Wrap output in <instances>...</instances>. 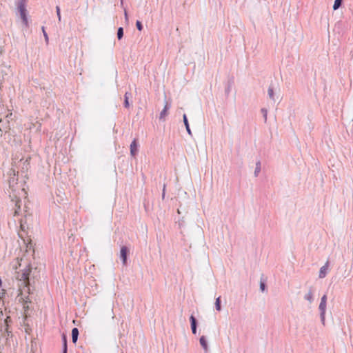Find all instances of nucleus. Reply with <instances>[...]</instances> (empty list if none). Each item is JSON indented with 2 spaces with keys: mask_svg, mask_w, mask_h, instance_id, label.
<instances>
[{
  "mask_svg": "<svg viewBox=\"0 0 353 353\" xmlns=\"http://www.w3.org/2000/svg\"><path fill=\"white\" fill-rule=\"evenodd\" d=\"M265 284L264 282H262L261 281L260 282V290L262 291V292H264L265 291Z\"/></svg>",
  "mask_w": 353,
  "mask_h": 353,
  "instance_id": "nucleus-24",
  "label": "nucleus"
},
{
  "mask_svg": "<svg viewBox=\"0 0 353 353\" xmlns=\"http://www.w3.org/2000/svg\"><path fill=\"white\" fill-rule=\"evenodd\" d=\"M183 121L184 125L185 126V129H186L187 132L188 133V134L190 135L192 134L191 133V130L190 128V125H189V123H188L187 116L185 114L183 116Z\"/></svg>",
  "mask_w": 353,
  "mask_h": 353,
  "instance_id": "nucleus-13",
  "label": "nucleus"
},
{
  "mask_svg": "<svg viewBox=\"0 0 353 353\" xmlns=\"http://www.w3.org/2000/svg\"><path fill=\"white\" fill-rule=\"evenodd\" d=\"M342 0H335L333 5V10H337L341 5Z\"/></svg>",
  "mask_w": 353,
  "mask_h": 353,
  "instance_id": "nucleus-17",
  "label": "nucleus"
},
{
  "mask_svg": "<svg viewBox=\"0 0 353 353\" xmlns=\"http://www.w3.org/2000/svg\"><path fill=\"white\" fill-rule=\"evenodd\" d=\"M215 307H216V310L217 311H221V307L220 297H217V298L216 299V301H215Z\"/></svg>",
  "mask_w": 353,
  "mask_h": 353,
  "instance_id": "nucleus-18",
  "label": "nucleus"
},
{
  "mask_svg": "<svg viewBox=\"0 0 353 353\" xmlns=\"http://www.w3.org/2000/svg\"><path fill=\"white\" fill-rule=\"evenodd\" d=\"M120 258L121 259L123 263L125 264L127 259V248L122 247L120 250Z\"/></svg>",
  "mask_w": 353,
  "mask_h": 353,
  "instance_id": "nucleus-8",
  "label": "nucleus"
},
{
  "mask_svg": "<svg viewBox=\"0 0 353 353\" xmlns=\"http://www.w3.org/2000/svg\"><path fill=\"white\" fill-rule=\"evenodd\" d=\"M124 16H125V19L126 21H128V14H127V11L126 10H124Z\"/></svg>",
  "mask_w": 353,
  "mask_h": 353,
  "instance_id": "nucleus-25",
  "label": "nucleus"
},
{
  "mask_svg": "<svg viewBox=\"0 0 353 353\" xmlns=\"http://www.w3.org/2000/svg\"><path fill=\"white\" fill-rule=\"evenodd\" d=\"M79 336V330L77 327H74L72 330V340L74 343H75L78 339Z\"/></svg>",
  "mask_w": 353,
  "mask_h": 353,
  "instance_id": "nucleus-12",
  "label": "nucleus"
},
{
  "mask_svg": "<svg viewBox=\"0 0 353 353\" xmlns=\"http://www.w3.org/2000/svg\"><path fill=\"white\" fill-rule=\"evenodd\" d=\"M326 305H327V296H326V294H324L321 299V302H320V304L319 306V309L320 310L321 321L323 325H325V322Z\"/></svg>",
  "mask_w": 353,
  "mask_h": 353,
  "instance_id": "nucleus-4",
  "label": "nucleus"
},
{
  "mask_svg": "<svg viewBox=\"0 0 353 353\" xmlns=\"http://www.w3.org/2000/svg\"><path fill=\"white\" fill-rule=\"evenodd\" d=\"M123 28L120 27L118 28V30H117L118 39L120 40L123 37Z\"/></svg>",
  "mask_w": 353,
  "mask_h": 353,
  "instance_id": "nucleus-19",
  "label": "nucleus"
},
{
  "mask_svg": "<svg viewBox=\"0 0 353 353\" xmlns=\"http://www.w3.org/2000/svg\"><path fill=\"white\" fill-rule=\"evenodd\" d=\"M190 323H191V329L193 334L196 333V322L194 316L191 315L190 317Z\"/></svg>",
  "mask_w": 353,
  "mask_h": 353,
  "instance_id": "nucleus-9",
  "label": "nucleus"
},
{
  "mask_svg": "<svg viewBox=\"0 0 353 353\" xmlns=\"http://www.w3.org/2000/svg\"><path fill=\"white\" fill-rule=\"evenodd\" d=\"M63 353H67V347H66V345L65 344V348L63 350Z\"/></svg>",
  "mask_w": 353,
  "mask_h": 353,
  "instance_id": "nucleus-28",
  "label": "nucleus"
},
{
  "mask_svg": "<svg viewBox=\"0 0 353 353\" xmlns=\"http://www.w3.org/2000/svg\"><path fill=\"white\" fill-rule=\"evenodd\" d=\"M304 299L307 300L310 303L313 302V294L311 290H309L304 296Z\"/></svg>",
  "mask_w": 353,
  "mask_h": 353,
  "instance_id": "nucleus-14",
  "label": "nucleus"
},
{
  "mask_svg": "<svg viewBox=\"0 0 353 353\" xmlns=\"http://www.w3.org/2000/svg\"><path fill=\"white\" fill-rule=\"evenodd\" d=\"M260 172H261V162H260V161H258L256 163V168H255V170H254V176H257Z\"/></svg>",
  "mask_w": 353,
  "mask_h": 353,
  "instance_id": "nucleus-16",
  "label": "nucleus"
},
{
  "mask_svg": "<svg viewBox=\"0 0 353 353\" xmlns=\"http://www.w3.org/2000/svg\"><path fill=\"white\" fill-rule=\"evenodd\" d=\"M136 26H137V28L139 30V31H141L142 30V24L141 23V21H137L136 22Z\"/></svg>",
  "mask_w": 353,
  "mask_h": 353,
  "instance_id": "nucleus-23",
  "label": "nucleus"
},
{
  "mask_svg": "<svg viewBox=\"0 0 353 353\" xmlns=\"http://www.w3.org/2000/svg\"><path fill=\"white\" fill-rule=\"evenodd\" d=\"M30 272L31 268L29 265H26L23 270L17 272V279L19 282V287L21 294L23 292L29 293L30 288L28 285Z\"/></svg>",
  "mask_w": 353,
  "mask_h": 353,
  "instance_id": "nucleus-2",
  "label": "nucleus"
},
{
  "mask_svg": "<svg viewBox=\"0 0 353 353\" xmlns=\"http://www.w3.org/2000/svg\"><path fill=\"white\" fill-rule=\"evenodd\" d=\"M10 178L8 180L10 188L12 190V193H10V197L12 199L13 201L15 202L16 205H19V203L20 202V197L21 196L25 198L27 196V192L25 191L24 188H21L17 190L15 188V185L17 184V179L16 178V171L14 170H10Z\"/></svg>",
  "mask_w": 353,
  "mask_h": 353,
  "instance_id": "nucleus-1",
  "label": "nucleus"
},
{
  "mask_svg": "<svg viewBox=\"0 0 353 353\" xmlns=\"http://www.w3.org/2000/svg\"><path fill=\"white\" fill-rule=\"evenodd\" d=\"M199 342L204 351L207 352L208 351V346L205 337L204 336H202L199 339Z\"/></svg>",
  "mask_w": 353,
  "mask_h": 353,
  "instance_id": "nucleus-11",
  "label": "nucleus"
},
{
  "mask_svg": "<svg viewBox=\"0 0 353 353\" xmlns=\"http://www.w3.org/2000/svg\"><path fill=\"white\" fill-rule=\"evenodd\" d=\"M18 10L25 26H28V12L26 6V0H20L18 3Z\"/></svg>",
  "mask_w": 353,
  "mask_h": 353,
  "instance_id": "nucleus-3",
  "label": "nucleus"
},
{
  "mask_svg": "<svg viewBox=\"0 0 353 353\" xmlns=\"http://www.w3.org/2000/svg\"><path fill=\"white\" fill-rule=\"evenodd\" d=\"M63 342H64V343H65V345H67L66 344V339L65 336H63ZM65 348V344L63 345V349Z\"/></svg>",
  "mask_w": 353,
  "mask_h": 353,
  "instance_id": "nucleus-27",
  "label": "nucleus"
},
{
  "mask_svg": "<svg viewBox=\"0 0 353 353\" xmlns=\"http://www.w3.org/2000/svg\"><path fill=\"white\" fill-rule=\"evenodd\" d=\"M131 96V93L129 92H126L125 94V100H124V106L125 108H129L130 107V103H129V98Z\"/></svg>",
  "mask_w": 353,
  "mask_h": 353,
  "instance_id": "nucleus-15",
  "label": "nucleus"
},
{
  "mask_svg": "<svg viewBox=\"0 0 353 353\" xmlns=\"http://www.w3.org/2000/svg\"><path fill=\"white\" fill-rule=\"evenodd\" d=\"M261 112L263 114V118L265 121H267V117H268V110L265 108L261 109Z\"/></svg>",
  "mask_w": 353,
  "mask_h": 353,
  "instance_id": "nucleus-21",
  "label": "nucleus"
},
{
  "mask_svg": "<svg viewBox=\"0 0 353 353\" xmlns=\"http://www.w3.org/2000/svg\"><path fill=\"white\" fill-rule=\"evenodd\" d=\"M165 185H163V194H162L163 198H164V196H165Z\"/></svg>",
  "mask_w": 353,
  "mask_h": 353,
  "instance_id": "nucleus-26",
  "label": "nucleus"
},
{
  "mask_svg": "<svg viewBox=\"0 0 353 353\" xmlns=\"http://www.w3.org/2000/svg\"><path fill=\"white\" fill-rule=\"evenodd\" d=\"M56 12H57V17H58V20L60 21H61V13H60V8L59 6H57L56 7Z\"/></svg>",
  "mask_w": 353,
  "mask_h": 353,
  "instance_id": "nucleus-22",
  "label": "nucleus"
},
{
  "mask_svg": "<svg viewBox=\"0 0 353 353\" xmlns=\"http://www.w3.org/2000/svg\"><path fill=\"white\" fill-rule=\"evenodd\" d=\"M268 94L269 98L274 102H276L279 99L278 97H275L274 92L273 88L272 86H270L268 88Z\"/></svg>",
  "mask_w": 353,
  "mask_h": 353,
  "instance_id": "nucleus-7",
  "label": "nucleus"
},
{
  "mask_svg": "<svg viewBox=\"0 0 353 353\" xmlns=\"http://www.w3.org/2000/svg\"><path fill=\"white\" fill-rule=\"evenodd\" d=\"M328 267H329V262H328V261H327L326 263H325V265L320 268L319 273V277L320 279H323L326 276V275L327 274Z\"/></svg>",
  "mask_w": 353,
  "mask_h": 353,
  "instance_id": "nucleus-5",
  "label": "nucleus"
},
{
  "mask_svg": "<svg viewBox=\"0 0 353 353\" xmlns=\"http://www.w3.org/2000/svg\"><path fill=\"white\" fill-rule=\"evenodd\" d=\"M137 141L135 139H134L131 144H130V154L132 156H134L137 152Z\"/></svg>",
  "mask_w": 353,
  "mask_h": 353,
  "instance_id": "nucleus-10",
  "label": "nucleus"
},
{
  "mask_svg": "<svg viewBox=\"0 0 353 353\" xmlns=\"http://www.w3.org/2000/svg\"><path fill=\"white\" fill-rule=\"evenodd\" d=\"M42 32L45 38L46 43L48 44L49 41L48 36L45 30L44 27H42Z\"/></svg>",
  "mask_w": 353,
  "mask_h": 353,
  "instance_id": "nucleus-20",
  "label": "nucleus"
},
{
  "mask_svg": "<svg viewBox=\"0 0 353 353\" xmlns=\"http://www.w3.org/2000/svg\"><path fill=\"white\" fill-rule=\"evenodd\" d=\"M170 105H169L168 104L167 101H165L163 109L162 110V111L160 112V114H159L160 120L165 121V117L167 115L168 110L170 109Z\"/></svg>",
  "mask_w": 353,
  "mask_h": 353,
  "instance_id": "nucleus-6",
  "label": "nucleus"
}]
</instances>
